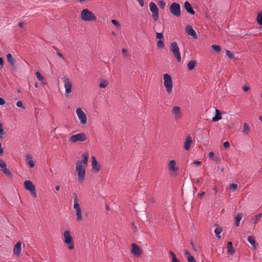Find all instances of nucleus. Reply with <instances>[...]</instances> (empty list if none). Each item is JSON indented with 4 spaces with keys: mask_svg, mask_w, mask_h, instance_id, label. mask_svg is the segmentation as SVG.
Wrapping results in <instances>:
<instances>
[{
    "mask_svg": "<svg viewBox=\"0 0 262 262\" xmlns=\"http://www.w3.org/2000/svg\"><path fill=\"white\" fill-rule=\"evenodd\" d=\"M186 32L187 33L192 36L193 39H196L198 38L195 31L190 25H188L186 27Z\"/></svg>",
    "mask_w": 262,
    "mask_h": 262,
    "instance_id": "obj_17",
    "label": "nucleus"
},
{
    "mask_svg": "<svg viewBox=\"0 0 262 262\" xmlns=\"http://www.w3.org/2000/svg\"><path fill=\"white\" fill-rule=\"evenodd\" d=\"M4 154V150L2 147V144L0 143V156L3 155Z\"/></svg>",
    "mask_w": 262,
    "mask_h": 262,
    "instance_id": "obj_50",
    "label": "nucleus"
},
{
    "mask_svg": "<svg viewBox=\"0 0 262 262\" xmlns=\"http://www.w3.org/2000/svg\"><path fill=\"white\" fill-rule=\"evenodd\" d=\"M223 145L226 148H229L230 147V144L228 141L224 142Z\"/></svg>",
    "mask_w": 262,
    "mask_h": 262,
    "instance_id": "obj_46",
    "label": "nucleus"
},
{
    "mask_svg": "<svg viewBox=\"0 0 262 262\" xmlns=\"http://www.w3.org/2000/svg\"><path fill=\"white\" fill-rule=\"evenodd\" d=\"M24 187L27 190H28L30 192L31 195L34 198L37 197V193L36 192L35 187L31 181L29 180H26L24 182Z\"/></svg>",
    "mask_w": 262,
    "mask_h": 262,
    "instance_id": "obj_8",
    "label": "nucleus"
},
{
    "mask_svg": "<svg viewBox=\"0 0 262 262\" xmlns=\"http://www.w3.org/2000/svg\"><path fill=\"white\" fill-rule=\"evenodd\" d=\"M237 188V185L236 184H230L229 186V189L232 191H235Z\"/></svg>",
    "mask_w": 262,
    "mask_h": 262,
    "instance_id": "obj_38",
    "label": "nucleus"
},
{
    "mask_svg": "<svg viewBox=\"0 0 262 262\" xmlns=\"http://www.w3.org/2000/svg\"><path fill=\"white\" fill-rule=\"evenodd\" d=\"M0 167L1 170L8 176H11V173L9 169L6 167V163L2 160H0Z\"/></svg>",
    "mask_w": 262,
    "mask_h": 262,
    "instance_id": "obj_18",
    "label": "nucleus"
},
{
    "mask_svg": "<svg viewBox=\"0 0 262 262\" xmlns=\"http://www.w3.org/2000/svg\"><path fill=\"white\" fill-rule=\"evenodd\" d=\"M164 85L166 89V92L168 94L172 93L173 87L172 80L171 76L168 74H165L163 76Z\"/></svg>",
    "mask_w": 262,
    "mask_h": 262,
    "instance_id": "obj_4",
    "label": "nucleus"
},
{
    "mask_svg": "<svg viewBox=\"0 0 262 262\" xmlns=\"http://www.w3.org/2000/svg\"><path fill=\"white\" fill-rule=\"evenodd\" d=\"M222 231V229H221L220 228H216V229L214 230V233H215L216 237L217 238H221V237L220 235V234L221 233Z\"/></svg>",
    "mask_w": 262,
    "mask_h": 262,
    "instance_id": "obj_35",
    "label": "nucleus"
},
{
    "mask_svg": "<svg viewBox=\"0 0 262 262\" xmlns=\"http://www.w3.org/2000/svg\"><path fill=\"white\" fill-rule=\"evenodd\" d=\"M262 214L258 213L256 215L253 217L252 221L254 224H256L261 217Z\"/></svg>",
    "mask_w": 262,
    "mask_h": 262,
    "instance_id": "obj_32",
    "label": "nucleus"
},
{
    "mask_svg": "<svg viewBox=\"0 0 262 262\" xmlns=\"http://www.w3.org/2000/svg\"><path fill=\"white\" fill-rule=\"evenodd\" d=\"M64 243L67 244L70 250H73L74 248V243L72 237L69 231H66L63 233Z\"/></svg>",
    "mask_w": 262,
    "mask_h": 262,
    "instance_id": "obj_7",
    "label": "nucleus"
},
{
    "mask_svg": "<svg viewBox=\"0 0 262 262\" xmlns=\"http://www.w3.org/2000/svg\"><path fill=\"white\" fill-rule=\"evenodd\" d=\"M164 39L157 40V46L159 49H163L164 48Z\"/></svg>",
    "mask_w": 262,
    "mask_h": 262,
    "instance_id": "obj_34",
    "label": "nucleus"
},
{
    "mask_svg": "<svg viewBox=\"0 0 262 262\" xmlns=\"http://www.w3.org/2000/svg\"><path fill=\"white\" fill-rule=\"evenodd\" d=\"M141 7L144 6V0H137Z\"/></svg>",
    "mask_w": 262,
    "mask_h": 262,
    "instance_id": "obj_48",
    "label": "nucleus"
},
{
    "mask_svg": "<svg viewBox=\"0 0 262 262\" xmlns=\"http://www.w3.org/2000/svg\"><path fill=\"white\" fill-rule=\"evenodd\" d=\"M16 104L17 107H20L24 110H26V107L24 105L21 101H17Z\"/></svg>",
    "mask_w": 262,
    "mask_h": 262,
    "instance_id": "obj_39",
    "label": "nucleus"
},
{
    "mask_svg": "<svg viewBox=\"0 0 262 262\" xmlns=\"http://www.w3.org/2000/svg\"><path fill=\"white\" fill-rule=\"evenodd\" d=\"M215 111H216L215 116L212 118V121L214 122H216V121L220 120V119H221V118H222L221 113L220 112V111L218 110L217 109H216Z\"/></svg>",
    "mask_w": 262,
    "mask_h": 262,
    "instance_id": "obj_27",
    "label": "nucleus"
},
{
    "mask_svg": "<svg viewBox=\"0 0 262 262\" xmlns=\"http://www.w3.org/2000/svg\"><path fill=\"white\" fill-rule=\"evenodd\" d=\"M227 254L232 255L235 253V250L233 248V246L230 247H227Z\"/></svg>",
    "mask_w": 262,
    "mask_h": 262,
    "instance_id": "obj_33",
    "label": "nucleus"
},
{
    "mask_svg": "<svg viewBox=\"0 0 262 262\" xmlns=\"http://www.w3.org/2000/svg\"><path fill=\"white\" fill-rule=\"evenodd\" d=\"M232 247V243L231 242H228L227 243V247Z\"/></svg>",
    "mask_w": 262,
    "mask_h": 262,
    "instance_id": "obj_56",
    "label": "nucleus"
},
{
    "mask_svg": "<svg viewBox=\"0 0 262 262\" xmlns=\"http://www.w3.org/2000/svg\"><path fill=\"white\" fill-rule=\"evenodd\" d=\"M156 37L158 39V40H162L163 39V34L162 33H156Z\"/></svg>",
    "mask_w": 262,
    "mask_h": 262,
    "instance_id": "obj_43",
    "label": "nucleus"
},
{
    "mask_svg": "<svg viewBox=\"0 0 262 262\" xmlns=\"http://www.w3.org/2000/svg\"><path fill=\"white\" fill-rule=\"evenodd\" d=\"M170 254L172 257V260H174V259H177L176 254L171 251H170Z\"/></svg>",
    "mask_w": 262,
    "mask_h": 262,
    "instance_id": "obj_45",
    "label": "nucleus"
},
{
    "mask_svg": "<svg viewBox=\"0 0 262 262\" xmlns=\"http://www.w3.org/2000/svg\"><path fill=\"white\" fill-rule=\"evenodd\" d=\"M55 188L56 190L58 191V190H60V186L59 185H57V186H55Z\"/></svg>",
    "mask_w": 262,
    "mask_h": 262,
    "instance_id": "obj_59",
    "label": "nucleus"
},
{
    "mask_svg": "<svg viewBox=\"0 0 262 262\" xmlns=\"http://www.w3.org/2000/svg\"><path fill=\"white\" fill-rule=\"evenodd\" d=\"M36 75L37 79L41 82L42 85H45L48 84L45 77H43L39 72H36Z\"/></svg>",
    "mask_w": 262,
    "mask_h": 262,
    "instance_id": "obj_25",
    "label": "nucleus"
},
{
    "mask_svg": "<svg viewBox=\"0 0 262 262\" xmlns=\"http://www.w3.org/2000/svg\"><path fill=\"white\" fill-rule=\"evenodd\" d=\"M172 262H180V261L179 259H178L177 258V259H174V260H172Z\"/></svg>",
    "mask_w": 262,
    "mask_h": 262,
    "instance_id": "obj_60",
    "label": "nucleus"
},
{
    "mask_svg": "<svg viewBox=\"0 0 262 262\" xmlns=\"http://www.w3.org/2000/svg\"><path fill=\"white\" fill-rule=\"evenodd\" d=\"M21 243L20 242H17L14 246L13 248V253L14 255L19 256L21 251Z\"/></svg>",
    "mask_w": 262,
    "mask_h": 262,
    "instance_id": "obj_20",
    "label": "nucleus"
},
{
    "mask_svg": "<svg viewBox=\"0 0 262 262\" xmlns=\"http://www.w3.org/2000/svg\"><path fill=\"white\" fill-rule=\"evenodd\" d=\"M122 53H123V54L124 55H125V56L127 55V50L125 49H124V48L122 49Z\"/></svg>",
    "mask_w": 262,
    "mask_h": 262,
    "instance_id": "obj_55",
    "label": "nucleus"
},
{
    "mask_svg": "<svg viewBox=\"0 0 262 262\" xmlns=\"http://www.w3.org/2000/svg\"><path fill=\"white\" fill-rule=\"evenodd\" d=\"M247 239L251 245L253 249L256 250L258 247V244L256 243L255 237L254 236H249Z\"/></svg>",
    "mask_w": 262,
    "mask_h": 262,
    "instance_id": "obj_22",
    "label": "nucleus"
},
{
    "mask_svg": "<svg viewBox=\"0 0 262 262\" xmlns=\"http://www.w3.org/2000/svg\"><path fill=\"white\" fill-rule=\"evenodd\" d=\"M194 164L196 166H200L201 164V162L199 161H194L193 162Z\"/></svg>",
    "mask_w": 262,
    "mask_h": 262,
    "instance_id": "obj_52",
    "label": "nucleus"
},
{
    "mask_svg": "<svg viewBox=\"0 0 262 262\" xmlns=\"http://www.w3.org/2000/svg\"><path fill=\"white\" fill-rule=\"evenodd\" d=\"M57 55H58V56L59 57L62 58L63 60H64V58L63 55L60 53L57 52Z\"/></svg>",
    "mask_w": 262,
    "mask_h": 262,
    "instance_id": "obj_54",
    "label": "nucleus"
},
{
    "mask_svg": "<svg viewBox=\"0 0 262 262\" xmlns=\"http://www.w3.org/2000/svg\"><path fill=\"white\" fill-rule=\"evenodd\" d=\"M225 52H226V55L230 58V59H232L233 58V54L232 53V52H231V51H228V50H226L225 51Z\"/></svg>",
    "mask_w": 262,
    "mask_h": 262,
    "instance_id": "obj_42",
    "label": "nucleus"
},
{
    "mask_svg": "<svg viewBox=\"0 0 262 262\" xmlns=\"http://www.w3.org/2000/svg\"><path fill=\"white\" fill-rule=\"evenodd\" d=\"M112 23L115 25L116 27H120V24L119 23V22L118 21H117L115 19H112V21H111Z\"/></svg>",
    "mask_w": 262,
    "mask_h": 262,
    "instance_id": "obj_44",
    "label": "nucleus"
},
{
    "mask_svg": "<svg viewBox=\"0 0 262 262\" xmlns=\"http://www.w3.org/2000/svg\"><path fill=\"white\" fill-rule=\"evenodd\" d=\"M76 113L77 117L80 120V123L85 125L87 123V117L85 113L80 108H77L76 110Z\"/></svg>",
    "mask_w": 262,
    "mask_h": 262,
    "instance_id": "obj_13",
    "label": "nucleus"
},
{
    "mask_svg": "<svg viewBox=\"0 0 262 262\" xmlns=\"http://www.w3.org/2000/svg\"><path fill=\"white\" fill-rule=\"evenodd\" d=\"M7 59L11 67L15 68L16 61L12 57L11 54L8 53L6 55Z\"/></svg>",
    "mask_w": 262,
    "mask_h": 262,
    "instance_id": "obj_23",
    "label": "nucleus"
},
{
    "mask_svg": "<svg viewBox=\"0 0 262 262\" xmlns=\"http://www.w3.org/2000/svg\"><path fill=\"white\" fill-rule=\"evenodd\" d=\"M192 140V138L190 136V135H188L185 140L184 142V148L186 150H188L190 147V146L191 145Z\"/></svg>",
    "mask_w": 262,
    "mask_h": 262,
    "instance_id": "obj_19",
    "label": "nucleus"
},
{
    "mask_svg": "<svg viewBox=\"0 0 262 262\" xmlns=\"http://www.w3.org/2000/svg\"><path fill=\"white\" fill-rule=\"evenodd\" d=\"M82 159L77 161L75 166V171L77 174V181L80 184H83L85 177V168L88 165L89 154L85 152L82 155Z\"/></svg>",
    "mask_w": 262,
    "mask_h": 262,
    "instance_id": "obj_1",
    "label": "nucleus"
},
{
    "mask_svg": "<svg viewBox=\"0 0 262 262\" xmlns=\"http://www.w3.org/2000/svg\"><path fill=\"white\" fill-rule=\"evenodd\" d=\"M170 50L178 62L181 61V56L180 49L178 43L176 41L172 42L170 45Z\"/></svg>",
    "mask_w": 262,
    "mask_h": 262,
    "instance_id": "obj_5",
    "label": "nucleus"
},
{
    "mask_svg": "<svg viewBox=\"0 0 262 262\" xmlns=\"http://www.w3.org/2000/svg\"><path fill=\"white\" fill-rule=\"evenodd\" d=\"M4 134V129L3 128L2 123H0V135H3Z\"/></svg>",
    "mask_w": 262,
    "mask_h": 262,
    "instance_id": "obj_47",
    "label": "nucleus"
},
{
    "mask_svg": "<svg viewBox=\"0 0 262 262\" xmlns=\"http://www.w3.org/2000/svg\"><path fill=\"white\" fill-rule=\"evenodd\" d=\"M171 114L173 118L176 120L181 119L183 116L181 108L178 106H173L172 107Z\"/></svg>",
    "mask_w": 262,
    "mask_h": 262,
    "instance_id": "obj_11",
    "label": "nucleus"
},
{
    "mask_svg": "<svg viewBox=\"0 0 262 262\" xmlns=\"http://www.w3.org/2000/svg\"><path fill=\"white\" fill-rule=\"evenodd\" d=\"M169 11L176 17L181 16V6L179 3L176 2L171 3L169 6Z\"/></svg>",
    "mask_w": 262,
    "mask_h": 262,
    "instance_id": "obj_6",
    "label": "nucleus"
},
{
    "mask_svg": "<svg viewBox=\"0 0 262 262\" xmlns=\"http://www.w3.org/2000/svg\"><path fill=\"white\" fill-rule=\"evenodd\" d=\"M107 81L105 80L101 81L100 83L99 84V87L101 88H104L107 86Z\"/></svg>",
    "mask_w": 262,
    "mask_h": 262,
    "instance_id": "obj_40",
    "label": "nucleus"
},
{
    "mask_svg": "<svg viewBox=\"0 0 262 262\" xmlns=\"http://www.w3.org/2000/svg\"><path fill=\"white\" fill-rule=\"evenodd\" d=\"M106 209L107 210H109L110 208H109V206H108V205H106Z\"/></svg>",
    "mask_w": 262,
    "mask_h": 262,
    "instance_id": "obj_63",
    "label": "nucleus"
},
{
    "mask_svg": "<svg viewBox=\"0 0 262 262\" xmlns=\"http://www.w3.org/2000/svg\"><path fill=\"white\" fill-rule=\"evenodd\" d=\"M34 86L36 88H37L38 87V85L37 84V83H35V84H34Z\"/></svg>",
    "mask_w": 262,
    "mask_h": 262,
    "instance_id": "obj_61",
    "label": "nucleus"
},
{
    "mask_svg": "<svg viewBox=\"0 0 262 262\" xmlns=\"http://www.w3.org/2000/svg\"><path fill=\"white\" fill-rule=\"evenodd\" d=\"M80 18L85 21H94L97 19L95 15L88 9H84L81 11Z\"/></svg>",
    "mask_w": 262,
    "mask_h": 262,
    "instance_id": "obj_3",
    "label": "nucleus"
},
{
    "mask_svg": "<svg viewBox=\"0 0 262 262\" xmlns=\"http://www.w3.org/2000/svg\"><path fill=\"white\" fill-rule=\"evenodd\" d=\"M18 26L20 27V28H23L24 27V25H23V22H19L18 23Z\"/></svg>",
    "mask_w": 262,
    "mask_h": 262,
    "instance_id": "obj_58",
    "label": "nucleus"
},
{
    "mask_svg": "<svg viewBox=\"0 0 262 262\" xmlns=\"http://www.w3.org/2000/svg\"><path fill=\"white\" fill-rule=\"evenodd\" d=\"M184 253L188 262H196L193 256L191 255V253L188 250H185Z\"/></svg>",
    "mask_w": 262,
    "mask_h": 262,
    "instance_id": "obj_24",
    "label": "nucleus"
},
{
    "mask_svg": "<svg viewBox=\"0 0 262 262\" xmlns=\"http://www.w3.org/2000/svg\"><path fill=\"white\" fill-rule=\"evenodd\" d=\"M250 131V128L248 124L246 123H244L243 124V128L242 132L244 134L248 135Z\"/></svg>",
    "mask_w": 262,
    "mask_h": 262,
    "instance_id": "obj_31",
    "label": "nucleus"
},
{
    "mask_svg": "<svg viewBox=\"0 0 262 262\" xmlns=\"http://www.w3.org/2000/svg\"><path fill=\"white\" fill-rule=\"evenodd\" d=\"M198 194H199V196L202 197V196H204L205 192L204 191H202V192H200Z\"/></svg>",
    "mask_w": 262,
    "mask_h": 262,
    "instance_id": "obj_57",
    "label": "nucleus"
},
{
    "mask_svg": "<svg viewBox=\"0 0 262 262\" xmlns=\"http://www.w3.org/2000/svg\"><path fill=\"white\" fill-rule=\"evenodd\" d=\"M208 157L209 159L212 160L216 162L220 161L219 158L215 156V154L213 151H211L208 154Z\"/></svg>",
    "mask_w": 262,
    "mask_h": 262,
    "instance_id": "obj_28",
    "label": "nucleus"
},
{
    "mask_svg": "<svg viewBox=\"0 0 262 262\" xmlns=\"http://www.w3.org/2000/svg\"><path fill=\"white\" fill-rule=\"evenodd\" d=\"M92 170L95 173L100 170V165L94 156L92 157Z\"/></svg>",
    "mask_w": 262,
    "mask_h": 262,
    "instance_id": "obj_16",
    "label": "nucleus"
},
{
    "mask_svg": "<svg viewBox=\"0 0 262 262\" xmlns=\"http://www.w3.org/2000/svg\"><path fill=\"white\" fill-rule=\"evenodd\" d=\"M150 11L152 13V18L157 21L159 19V9L154 2H150L149 4Z\"/></svg>",
    "mask_w": 262,
    "mask_h": 262,
    "instance_id": "obj_9",
    "label": "nucleus"
},
{
    "mask_svg": "<svg viewBox=\"0 0 262 262\" xmlns=\"http://www.w3.org/2000/svg\"><path fill=\"white\" fill-rule=\"evenodd\" d=\"M132 226L133 228H136V226L134 225V224H132Z\"/></svg>",
    "mask_w": 262,
    "mask_h": 262,
    "instance_id": "obj_64",
    "label": "nucleus"
},
{
    "mask_svg": "<svg viewBox=\"0 0 262 262\" xmlns=\"http://www.w3.org/2000/svg\"><path fill=\"white\" fill-rule=\"evenodd\" d=\"M259 119L261 122H262V116H259Z\"/></svg>",
    "mask_w": 262,
    "mask_h": 262,
    "instance_id": "obj_62",
    "label": "nucleus"
},
{
    "mask_svg": "<svg viewBox=\"0 0 262 262\" xmlns=\"http://www.w3.org/2000/svg\"><path fill=\"white\" fill-rule=\"evenodd\" d=\"M74 205L73 208L76 213L75 220L77 222H80L83 220L82 209L80 207L79 199L77 194L76 193L73 194Z\"/></svg>",
    "mask_w": 262,
    "mask_h": 262,
    "instance_id": "obj_2",
    "label": "nucleus"
},
{
    "mask_svg": "<svg viewBox=\"0 0 262 262\" xmlns=\"http://www.w3.org/2000/svg\"><path fill=\"white\" fill-rule=\"evenodd\" d=\"M196 62L195 60H192L189 61L187 64L189 70L191 71L194 69L195 66L196 65Z\"/></svg>",
    "mask_w": 262,
    "mask_h": 262,
    "instance_id": "obj_29",
    "label": "nucleus"
},
{
    "mask_svg": "<svg viewBox=\"0 0 262 262\" xmlns=\"http://www.w3.org/2000/svg\"><path fill=\"white\" fill-rule=\"evenodd\" d=\"M26 161L28 165L30 166V167L33 168L34 167L35 164L33 161L32 160V157L29 155H27L26 156Z\"/></svg>",
    "mask_w": 262,
    "mask_h": 262,
    "instance_id": "obj_26",
    "label": "nucleus"
},
{
    "mask_svg": "<svg viewBox=\"0 0 262 262\" xmlns=\"http://www.w3.org/2000/svg\"><path fill=\"white\" fill-rule=\"evenodd\" d=\"M5 100L2 98H0V105H2L5 104Z\"/></svg>",
    "mask_w": 262,
    "mask_h": 262,
    "instance_id": "obj_53",
    "label": "nucleus"
},
{
    "mask_svg": "<svg viewBox=\"0 0 262 262\" xmlns=\"http://www.w3.org/2000/svg\"><path fill=\"white\" fill-rule=\"evenodd\" d=\"M211 48L216 52H219L220 51H221V47L218 46V45H213L211 46Z\"/></svg>",
    "mask_w": 262,
    "mask_h": 262,
    "instance_id": "obj_36",
    "label": "nucleus"
},
{
    "mask_svg": "<svg viewBox=\"0 0 262 262\" xmlns=\"http://www.w3.org/2000/svg\"><path fill=\"white\" fill-rule=\"evenodd\" d=\"M257 23L261 25H262V13H259L257 17Z\"/></svg>",
    "mask_w": 262,
    "mask_h": 262,
    "instance_id": "obj_41",
    "label": "nucleus"
},
{
    "mask_svg": "<svg viewBox=\"0 0 262 262\" xmlns=\"http://www.w3.org/2000/svg\"><path fill=\"white\" fill-rule=\"evenodd\" d=\"M168 169L170 171V175H177V172L179 170V167L177 166L175 160H171L169 161L168 163Z\"/></svg>",
    "mask_w": 262,
    "mask_h": 262,
    "instance_id": "obj_14",
    "label": "nucleus"
},
{
    "mask_svg": "<svg viewBox=\"0 0 262 262\" xmlns=\"http://www.w3.org/2000/svg\"><path fill=\"white\" fill-rule=\"evenodd\" d=\"M158 5L162 9H164L166 6V3L164 0H159Z\"/></svg>",
    "mask_w": 262,
    "mask_h": 262,
    "instance_id": "obj_37",
    "label": "nucleus"
},
{
    "mask_svg": "<svg viewBox=\"0 0 262 262\" xmlns=\"http://www.w3.org/2000/svg\"><path fill=\"white\" fill-rule=\"evenodd\" d=\"M184 8L188 13L191 15H194L195 14V11L193 9L191 4L189 2L186 1L184 3Z\"/></svg>",
    "mask_w": 262,
    "mask_h": 262,
    "instance_id": "obj_21",
    "label": "nucleus"
},
{
    "mask_svg": "<svg viewBox=\"0 0 262 262\" xmlns=\"http://www.w3.org/2000/svg\"><path fill=\"white\" fill-rule=\"evenodd\" d=\"M86 140V136L84 133H79L70 137L69 141L72 143L78 141H84Z\"/></svg>",
    "mask_w": 262,
    "mask_h": 262,
    "instance_id": "obj_12",
    "label": "nucleus"
},
{
    "mask_svg": "<svg viewBox=\"0 0 262 262\" xmlns=\"http://www.w3.org/2000/svg\"><path fill=\"white\" fill-rule=\"evenodd\" d=\"M132 246V250L131 252L132 253L137 256V257H140L141 255V251L139 248V247L135 243H133L131 245Z\"/></svg>",
    "mask_w": 262,
    "mask_h": 262,
    "instance_id": "obj_15",
    "label": "nucleus"
},
{
    "mask_svg": "<svg viewBox=\"0 0 262 262\" xmlns=\"http://www.w3.org/2000/svg\"><path fill=\"white\" fill-rule=\"evenodd\" d=\"M63 80L65 89V95L66 97H68V95L72 92V83L70 79L67 77H63Z\"/></svg>",
    "mask_w": 262,
    "mask_h": 262,
    "instance_id": "obj_10",
    "label": "nucleus"
},
{
    "mask_svg": "<svg viewBox=\"0 0 262 262\" xmlns=\"http://www.w3.org/2000/svg\"><path fill=\"white\" fill-rule=\"evenodd\" d=\"M249 88L248 86H247V85H244V86H243V91H244V92H247V91H249Z\"/></svg>",
    "mask_w": 262,
    "mask_h": 262,
    "instance_id": "obj_51",
    "label": "nucleus"
},
{
    "mask_svg": "<svg viewBox=\"0 0 262 262\" xmlns=\"http://www.w3.org/2000/svg\"><path fill=\"white\" fill-rule=\"evenodd\" d=\"M243 215L242 213H237V214L236 215V217H235V220H236L235 225H236V227H238L239 226V222L242 219Z\"/></svg>",
    "mask_w": 262,
    "mask_h": 262,
    "instance_id": "obj_30",
    "label": "nucleus"
},
{
    "mask_svg": "<svg viewBox=\"0 0 262 262\" xmlns=\"http://www.w3.org/2000/svg\"><path fill=\"white\" fill-rule=\"evenodd\" d=\"M4 66V60L0 57V68H2Z\"/></svg>",
    "mask_w": 262,
    "mask_h": 262,
    "instance_id": "obj_49",
    "label": "nucleus"
}]
</instances>
